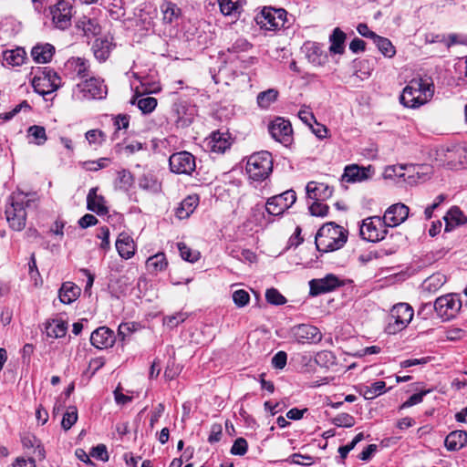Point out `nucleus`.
Wrapping results in <instances>:
<instances>
[{"label":"nucleus","mask_w":467,"mask_h":467,"mask_svg":"<svg viewBox=\"0 0 467 467\" xmlns=\"http://www.w3.org/2000/svg\"><path fill=\"white\" fill-rule=\"evenodd\" d=\"M296 201V192L287 190L280 194H276L267 199L265 208L269 215H282Z\"/></svg>","instance_id":"10"},{"label":"nucleus","mask_w":467,"mask_h":467,"mask_svg":"<svg viewBox=\"0 0 467 467\" xmlns=\"http://www.w3.org/2000/svg\"><path fill=\"white\" fill-rule=\"evenodd\" d=\"M246 172L254 181L266 179L273 171V158L269 151L262 150L252 154L246 163Z\"/></svg>","instance_id":"5"},{"label":"nucleus","mask_w":467,"mask_h":467,"mask_svg":"<svg viewBox=\"0 0 467 467\" xmlns=\"http://www.w3.org/2000/svg\"><path fill=\"white\" fill-rule=\"evenodd\" d=\"M248 449V444L245 439L238 438L234 441L232 448L231 453L234 455L243 456L246 453Z\"/></svg>","instance_id":"54"},{"label":"nucleus","mask_w":467,"mask_h":467,"mask_svg":"<svg viewBox=\"0 0 467 467\" xmlns=\"http://www.w3.org/2000/svg\"><path fill=\"white\" fill-rule=\"evenodd\" d=\"M171 171L177 174H191L196 167L194 156L188 151H180L169 159Z\"/></svg>","instance_id":"13"},{"label":"nucleus","mask_w":467,"mask_h":467,"mask_svg":"<svg viewBox=\"0 0 467 467\" xmlns=\"http://www.w3.org/2000/svg\"><path fill=\"white\" fill-rule=\"evenodd\" d=\"M87 207L89 211H92L99 215L107 214L109 212L104 197L97 194V188L89 190L87 196Z\"/></svg>","instance_id":"23"},{"label":"nucleus","mask_w":467,"mask_h":467,"mask_svg":"<svg viewBox=\"0 0 467 467\" xmlns=\"http://www.w3.org/2000/svg\"><path fill=\"white\" fill-rule=\"evenodd\" d=\"M386 384L384 381H376L370 386H366L363 389V396L366 400H372L382 394L385 390Z\"/></svg>","instance_id":"44"},{"label":"nucleus","mask_w":467,"mask_h":467,"mask_svg":"<svg viewBox=\"0 0 467 467\" xmlns=\"http://www.w3.org/2000/svg\"><path fill=\"white\" fill-rule=\"evenodd\" d=\"M80 295V288L72 282H65L62 284L59 291L58 297L63 304H71Z\"/></svg>","instance_id":"28"},{"label":"nucleus","mask_w":467,"mask_h":467,"mask_svg":"<svg viewBox=\"0 0 467 467\" xmlns=\"http://www.w3.org/2000/svg\"><path fill=\"white\" fill-rule=\"evenodd\" d=\"M315 362L322 368H329L336 365L337 358L332 351L323 350L317 353Z\"/></svg>","instance_id":"42"},{"label":"nucleus","mask_w":467,"mask_h":467,"mask_svg":"<svg viewBox=\"0 0 467 467\" xmlns=\"http://www.w3.org/2000/svg\"><path fill=\"white\" fill-rule=\"evenodd\" d=\"M60 85V77L48 67L38 68L32 78L35 91L43 96L56 91Z\"/></svg>","instance_id":"7"},{"label":"nucleus","mask_w":467,"mask_h":467,"mask_svg":"<svg viewBox=\"0 0 467 467\" xmlns=\"http://www.w3.org/2000/svg\"><path fill=\"white\" fill-rule=\"evenodd\" d=\"M111 49L112 43L107 37L97 38L92 45L94 56L99 61H105L109 57Z\"/></svg>","instance_id":"32"},{"label":"nucleus","mask_w":467,"mask_h":467,"mask_svg":"<svg viewBox=\"0 0 467 467\" xmlns=\"http://www.w3.org/2000/svg\"><path fill=\"white\" fill-rule=\"evenodd\" d=\"M345 39L346 34L338 27L335 28L329 36V40L331 42L329 47L330 52L334 54H342L344 52Z\"/></svg>","instance_id":"37"},{"label":"nucleus","mask_w":467,"mask_h":467,"mask_svg":"<svg viewBox=\"0 0 467 467\" xmlns=\"http://www.w3.org/2000/svg\"><path fill=\"white\" fill-rule=\"evenodd\" d=\"M50 15L54 26L61 30L70 26L73 16V5L70 0H59L50 6Z\"/></svg>","instance_id":"12"},{"label":"nucleus","mask_w":467,"mask_h":467,"mask_svg":"<svg viewBox=\"0 0 467 467\" xmlns=\"http://www.w3.org/2000/svg\"><path fill=\"white\" fill-rule=\"evenodd\" d=\"M306 190L308 198L316 201H325L333 194V188L323 182H309Z\"/></svg>","instance_id":"20"},{"label":"nucleus","mask_w":467,"mask_h":467,"mask_svg":"<svg viewBox=\"0 0 467 467\" xmlns=\"http://www.w3.org/2000/svg\"><path fill=\"white\" fill-rule=\"evenodd\" d=\"M116 249L119 256L123 259L131 258L136 251V245L133 239L126 233L119 234L116 240Z\"/></svg>","instance_id":"22"},{"label":"nucleus","mask_w":467,"mask_h":467,"mask_svg":"<svg viewBox=\"0 0 467 467\" xmlns=\"http://www.w3.org/2000/svg\"><path fill=\"white\" fill-rule=\"evenodd\" d=\"M298 118L308 126H311L313 121L317 122L313 112L307 107H303L298 111Z\"/></svg>","instance_id":"59"},{"label":"nucleus","mask_w":467,"mask_h":467,"mask_svg":"<svg viewBox=\"0 0 467 467\" xmlns=\"http://www.w3.org/2000/svg\"><path fill=\"white\" fill-rule=\"evenodd\" d=\"M387 224L379 216L368 217L363 220L359 228L361 237L368 242H379L387 234Z\"/></svg>","instance_id":"9"},{"label":"nucleus","mask_w":467,"mask_h":467,"mask_svg":"<svg viewBox=\"0 0 467 467\" xmlns=\"http://www.w3.org/2000/svg\"><path fill=\"white\" fill-rule=\"evenodd\" d=\"M435 160L439 165L447 167L451 170L458 169L462 163V152L457 147H453L451 149L443 147L440 148L436 151Z\"/></svg>","instance_id":"15"},{"label":"nucleus","mask_w":467,"mask_h":467,"mask_svg":"<svg viewBox=\"0 0 467 467\" xmlns=\"http://www.w3.org/2000/svg\"><path fill=\"white\" fill-rule=\"evenodd\" d=\"M273 139L281 143L286 144L291 140L293 133L291 123L283 118H276L268 127Z\"/></svg>","instance_id":"16"},{"label":"nucleus","mask_w":467,"mask_h":467,"mask_svg":"<svg viewBox=\"0 0 467 467\" xmlns=\"http://www.w3.org/2000/svg\"><path fill=\"white\" fill-rule=\"evenodd\" d=\"M13 467H36L35 460L28 458L26 459L24 457H17L13 463Z\"/></svg>","instance_id":"64"},{"label":"nucleus","mask_w":467,"mask_h":467,"mask_svg":"<svg viewBox=\"0 0 467 467\" xmlns=\"http://www.w3.org/2000/svg\"><path fill=\"white\" fill-rule=\"evenodd\" d=\"M413 308L408 303H398L392 306L386 327L388 334L393 335L405 329L412 320Z\"/></svg>","instance_id":"6"},{"label":"nucleus","mask_w":467,"mask_h":467,"mask_svg":"<svg viewBox=\"0 0 467 467\" xmlns=\"http://www.w3.org/2000/svg\"><path fill=\"white\" fill-rule=\"evenodd\" d=\"M434 310L443 321L451 320L459 314L462 308V300L459 294H446L434 301Z\"/></svg>","instance_id":"8"},{"label":"nucleus","mask_w":467,"mask_h":467,"mask_svg":"<svg viewBox=\"0 0 467 467\" xmlns=\"http://www.w3.org/2000/svg\"><path fill=\"white\" fill-rule=\"evenodd\" d=\"M220 11L223 16H236L240 14L241 5L239 0H218Z\"/></svg>","instance_id":"40"},{"label":"nucleus","mask_w":467,"mask_h":467,"mask_svg":"<svg viewBox=\"0 0 467 467\" xmlns=\"http://www.w3.org/2000/svg\"><path fill=\"white\" fill-rule=\"evenodd\" d=\"M108 89L104 80L91 77L77 84L72 90V97L78 101L102 99L106 97Z\"/></svg>","instance_id":"4"},{"label":"nucleus","mask_w":467,"mask_h":467,"mask_svg":"<svg viewBox=\"0 0 467 467\" xmlns=\"http://www.w3.org/2000/svg\"><path fill=\"white\" fill-rule=\"evenodd\" d=\"M287 355L285 351L277 352L272 358V365L275 368H283L286 365Z\"/></svg>","instance_id":"63"},{"label":"nucleus","mask_w":467,"mask_h":467,"mask_svg":"<svg viewBox=\"0 0 467 467\" xmlns=\"http://www.w3.org/2000/svg\"><path fill=\"white\" fill-rule=\"evenodd\" d=\"M309 212L313 216L324 217L328 213V206L321 201H316L310 205Z\"/></svg>","instance_id":"55"},{"label":"nucleus","mask_w":467,"mask_h":467,"mask_svg":"<svg viewBox=\"0 0 467 467\" xmlns=\"http://www.w3.org/2000/svg\"><path fill=\"white\" fill-rule=\"evenodd\" d=\"M178 249L180 251L181 257L188 262L194 263L199 260L200 253L196 250H192L189 246H187L184 243L177 244Z\"/></svg>","instance_id":"46"},{"label":"nucleus","mask_w":467,"mask_h":467,"mask_svg":"<svg viewBox=\"0 0 467 467\" xmlns=\"http://www.w3.org/2000/svg\"><path fill=\"white\" fill-rule=\"evenodd\" d=\"M208 144L213 152L223 153L232 144L231 137L227 132L216 131L212 134Z\"/></svg>","instance_id":"24"},{"label":"nucleus","mask_w":467,"mask_h":467,"mask_svg":"<svg viewBox=\"0 0 467 467\" xmlns=\"http://www.w3.org/2000/svg\"><path fill=\"white\" fill-rule=\"evenodd\" d=\"M306 57L309 62L315 66H322L326 63L327 56L317 43H312L306 47Z\"/></svg>","instance_id":"35"},{"label":"nucleus","mask_w":467,"mask_h":467,"mask_svg":"<svg viewBox=\"0 0 467 467\" xmlns=\"http://www.w3.org/2000/svg\"><path fill=\"white\" fill-rule=\"evenodd\" d=\"M77 27L81 29L86 36H96L100 31V26L95 19L83 16L78 23Z\"/></svg>","instance_id":"39"},{"label":"nucleus","mask_w":467,"mask_h":467,"mask_svg":"<svg viewBox=\"0 0 467 467\" xmlns=\"http://www.w3.org/2000/svg\"><path fill=\"white\" fill-rule=\"evenodd\" d=\"M373 42L385 57H392L395 55V47L388 38L378 36Z\"/></svg>","instance_id":"43"},{"label":"nucleus","mask_w":467,"mask_h":467,"mask_svg":"<svg viewBox=\"0 0 467 467\" xmlns=\"http://www.w3.org/2000/svg\"><path fill=\"white\" fill-rule=\"evenodd\" d=\"M407 168L403 165H398V166H389L385 171L386 177H399V178H404L405 172L404 171Z\"/></svg>","instance_id":"62"},{"label":"nucleus","mask_w":467,"mask_h":467,"mask_svg":"<svg viewBox=\"0 0 467 467\" xmlns=\"http://www.w3.org/2000/svg\"><path fill=\"white\" fill-rule=\"evenodd\" d=\"M130 103L133 105L136 104L143 114H149L156 109L158 101L153 97H141V92L139 90V88H136L135 94Z\"/></svg>","instance_id":"25"},{"label":"nucleus","mask_w":467,"mask_h":467,"mask_svg":"<svg viewBox=\"0 0 467 467\" xmlns=\"http://www.w3.org/2000/svg\"><path fill=\"white\" fill-rule=\"evenodd\" d=\"M332 423L337 427L351 428L356 421L352 415L348 413H340L331 420Z\"/></svg>","instance_id":"48"},{"label":"nucleus","mask_w":467,"mask_h":467,"mask_svg":"<svg viewBox=\"0 0 467 467\" xmlns=\"http://www.w3.org/2000/svg\"><path fill=\"white\" fill-rule=\"evenodd\" d=\"M90 455L93 458L101 460L103 462H107L109 460L107 448L103 444H99L96 447H94L90 452Z\"/></svg>","instance_id":"60"},{"label":"nucleus","mask_w":467,"mask_h":467,"mask_svg":"<svg viewBox=\"0 0 467 467\" xmlns=\"http://www.w3.org/2000/svg\"><path fill=\"white\" fill-rule=\"evenodd\" d=\"M265 298L269 304L276 306L284 305L286 302L285 297L275 288L267 289Z\"/></svg>","instance_id":"52"},{"label":"nucleus","mask_w":467,"mask_h":467,"mask_svg":"<svg viewBox=\"0 0 467 467\" xmlns=\"http://www.w3.org/2000/svg\"><path fill=\"white\" fill-rule=\"evenodd\" d=\"M467 443L466 431H454L445 439V446L449 451H458Z\"/></svg>","instance_id":"31"},{"label":"nucleus","mask_w":467,"mask_h":467,"mask_svg":"<svg viewBox=\"0 0 467 467\" xmlns=\"http://www.w3.org/2000/svg\"><path fill=\"white\" fill-rule=\"evenodd\" d=\"M118 180L120 183V187L127 190L133 183V176L127 170H121L118 172Z\"/></svg>","instance_id":"58"},{"label":"nucleus","mask_w":467,"mask_h":467,"mask_svg":"<svg viewBox=\"0 0 467 467\" xmlns=\"http://www.w3.org/2000/svg\"><path fill=\"white\" fill-rule=\"evenodd\" d=\"M279 92L275 88L259 92L256 97V102L260 109H267L274 102L277 100Z\"/></svg>","instance_id":"36"},{"label":"nucleus","mask_w":467,"mask_h":467,"mask_svg":"<svg viewBox=\"0 0 467 467\" xmlns=\"http://www.w3.org/2000/svg\"><path fill=\"white\" fill-rule=\"evenodd\" d=\"M409 215V207L401 202L389 206L382 217L388 227H395L402 223Z\"/></svg>","instance_id":"18"},{"label":"nucleus","mask_w":467,"mask_h":467,"mask_svg":"<svg viewBox=\"0 0 467 467\" xmlns=\"http://www.w3.org/2000/svg\"><path fill=\"white\" fill-rule=\"evenodd\" d=\"M287 13L284 9L265 7L256 17L257 24L266 30H275L285 27Z\"/></svg>","instance_id":"11"},{"label":"nucleus","mask_w":467,"mask_h":467,"mask_svg":"<svg viewBox=\"0 0 467 467\" xmlns=\"http://www.w3.org/2000/svg\"><path fill=\"white\" fill-rule=\"evenodd\" d=\"M446 282L445 275L441 274H435L428 277L424 281V286L429 291H436L441 287Z\"/></svg>","instance_id":"47"},{"label":"nucleus","mask_w":467,"mask_h":467,"mask_svg":"<svg viewBox=\"0 0 467 467\" xmlns=\"http://www.w3.org/2000/svg\"><path fill=\"white\" fill-rule=\"evenodd\" d=\"M31 200L24 192L14 193L10 197V204L5 208V216L9 226L15 231H22L26 226V208L30 205Z\"/></svg>","instance_id":"3"},{"label":"nucleus","mask_w":467,"mask_h":467,"mask_svg":"<svg viewBox=\"0 0 467 467\" xmlns=\"http://www.w3.org/2000/svg\"><path fill=\"white\" fill-rule=\"evenodd\" d=\"M89 144H102L106 140V134L99 130H90L85 134Z\"/></svg>","instance_id":"53"},{"label":"nucleus","mask_w":467,"mask_h":467,"mask_svg":"<svg viewBox=\"0 0 467 467\" xmlns=\"http://www.w3.org/2000/svg\"><path fill=\"white\" fill-rule=\"evenodd\" d=\"M233 301L237 307H244L248 305L250 301V295L244 289H238L233 293Z\"/></svg>","instance_id":"51"},{"label":"nucleus","mask_w":467,"mask_h":467,"mask_svg":"<svg viewBox=\"0 0 467 467\" xmlns=\"http://www.w3.org/2000/svg\"><path fill=\"white\" fill-rule=\"evenodd\" d=\"M433 84L427 79L413 78L403 88L400 100L407 108L416 109L427 103L433 96Z\"/></svg>","instance_id":"2"},{"label":"nucleus","mask_w":467,"mask_h":467,"mask_svg":"<svg viewBox=\"0 0 467 467\" xmlns=\"http://www.w3.org/2000/svg\"><path fill=\"white\" fill-rule=\"evenodd\" d=\"M66 66L78 78H83L89 75V63L85 58L71 57Z\"/></svg>","instance_id":"33"},{"label":"nucleus","mask_w":467,"mask_h":467,"mask_svg":"<svg viewBox=\"0 0 467 467\" xmlns=\"http://www.w3.org/2000/svg\"><path fill=\"white\" fill-rule=\"evenodd\" d=\"M223 433V427L219 423H214L211 426L210 435L208 437V441L210 443L218 442L221 440Z\"/></svg>","instance_id":"61"},{"label":"nucleus","mask_w":467,"mask_h":467,"mask_svg":"<svg viewBox=\"0 0 467 467\" xmlns=\"http://www.w3.org/2000/svg\"><path fill=\"white\" fill-rule=\"evenodd\" d=\"M47 336L54 338L63 337L67 330V324L62 320L47 321L45 325Z\"/></svg>","instance_id":"34"},{"label":"nucleus","mask_w":467,"mask_h":467,"mask_svg":"<svg viewBox=\"0 0 467 467\" xmlns=\"http://www.w3.org/2000/svg\"><path fill=\"white\" fill-rule=\"evenodd\" d=\"M97 237L101 239L100 248L104 251H108L110 248L109 243V229L107 226H102L99 229Z\"/></svg>","instance_id":"56"},{"label":"nucleus","mask_w":467,"mask_h":467,"mask_svg":"<svg viewBox=\"0 0 467 467\" xmlns=\"http://www.w3.org/2000/svg\"><path fill=\"white\" fill-rule=\"evenodd\" d=\"M3 64L16 67L21 66L26 58V53L24 48L8 49L3 52Z\"/></svg>","instance_id":"30"},{"label":"nucleus","mask_w":467,"mask_h":467,"mask_svg":"<svg viewBox=\"0 0 467 467\" xmlns=\"http://www.w3.org/2000/svg\"><path fill=\"white\" fill-rule=\"evenodd\" d=\"M116 340L114 332L107 327H100L90 336V343L99 349L111 348Z\"/></svg>","instance_id":"19"},{"label":"nucleus","mask_w":467,"mask_h":467,"mask_svg":"<svg viewBox=\"0 0 467 467\" xmlns=\"http://www.w3.org/2000/svg\"><path fill=\"white\" fill-rule=\"evenodd\" d=\"M348 240V231L333 222L323 224L316 234V246L321 253L340 249Z\"/></svg>","instance_id":"1"},{"label":"nucleus","mask_w":467,"mask_h":467,"mask_svg":"<svg viewBox=\"0 0 467 467\" xmlns=\"http://www.w3.org/2000/svg\"><path fill=\"white\" fill-rule=\"evenodd\" d=\"M28 133L35 140L37 145H43L47 141L46 130L42 126H32L28 129Z\"/></svg>","instance_id":"50"},{"label":"nucleus","mask_w":467,"mask_h":467,"mask_svg":"<svg viewBox=\"0 0 467 467\" xmlns=\"http://www.w3.org/2000/svg\"><path fill=\"white\" fill-rule=\"evenodd\" d=\"M55 53V47L48 43L37 44L32 48L31 56L37 63H47Z\"/></svg>","instance_id":"27"},{"label":"nucleus","mask_w":467,"mask_h":467,"mask_svg":"<svg viewBox=\"0 0 467 467\" xmlns=\"http://www.w3.org/2000/svg\"><path fill=\"white\" fill-rule=\"evenodd\" d=\"M167 265L168 262L163 253H158L149 257L146 262V266L149 272L154 274L163 271L167 267Z\"/></svg>","instance_id":"38"},{"label":"nucleus","mask_w":467,"mask_h":467,"mask_svg":"<svg viewBox=\"0 0 467 467\" xmlns=\"http://www.w3.org/2000/svg\"><path fill=\"white\" fill-rule=\"evenodd\" d=\"M342 285V282L335 275L329 274L323 278L312 279L309 282L310 295L318 296L330 292Z\"/></svg>","instance_id":"17"},{"label":"nucleus","mask_w":467,"mask_h":467,"mask_svg":"<svg viewBox=\"0 0 467 467\" xmlns=\"http://www.w3.org/2000/svg\"><path fill=\"white\" fill-rule=\"evenodd\" d=\"M160 8L162 14V21L164 24L172 25L177 23L182 15L181 8L178 7L175 3L171 1H164L161 5Z\"/></svg>","instance_id":"26"},{"label":"nucleus","mask_w":467,"mask_h":467,"mask_svg":"<svg viewBox=\"0 0 467 467\" xmlns=\"http://www.w3.org/2000/svg\"><path fill=\"white\" fill-rule=\"evenodd\" d=\"M371 167H358V165H349L345 168L342 175V181L347 182H359L366 181L370 177Z\"/></svg>","instance_id":"21"},{"label":"nucleus","mask_w":467,"mask_h":467,"mask_svg":"<svg viewBox=\"0 0 467 467\" xmlns=\"http://www.w3.org/2000/svg\"><path fill=\"white\" fill-rule=\"evenodd\" d=\"M188 317V314L184 312H177L171 316H166L163 318V324L170 328L177 327L179 324L184 322Z\"/></svg>","instance_id":"49"},{"label":"nucleus","mask_w":467,"mask_h":467,"mask_svg":"<svg viewBox=\"0 0 467 467\" xmlns=\"http://www.w3.org/2000/svg\"><path fill=\"white\" fill-rule=\"evenodd\" d=\"M78 420V410L75 406L67 408V411L63 415L61 421V427L65 431H68Z\"/></svg>","instance_id":"45"},{"label":"nucleus","mask_w":467,"mask_h":467,"mask_svg":"<svg viewBox=\"0 0 467 467\" xmlns=\"http://www.w3.org/2000/svg\"><path fill=\"white\" fill-rule=\"evenodd\" d=\"M292 336L299 344H315L322 339L320 330L317 327L308 324L295 326L292 328Z\"/></svg>","instance_id":"14"},{"label":"nucleus","mask_w":467,"mask_h":467,"mask_svg":"<svg viewBox=\"0 0 467 467\" xmlns=\"http://www.w3.org/2000/svg\"><path fill=\"white\" fill-rule=\"evenodd\" d=\"M139 186L144 191L158 192L161 190V184L153 174H143L139 179Z\"/></svg>","instance_id":"41"},{"label":"nucleus","mask_w":467,"mask_h":467,"mask_svg":"<svg viewBox=\"0 0 467 467\" xmlns=\"http://www.w3.org/2000/svg\"><path fill=\"white\" fill-rule=\"evenodd\" d=\"M199 203L197 195H189L180 203L175 211V215L180 220L188 218L195 210Z\"/></svg>","instance_id":"29"},{"label":"nucleus","mask_w":467,"mask_h":467,"mask_svg":"<svg viewBox=\"0 0 467 467\" xmlns=\"http://www.w3.org/2000/svg\"><path fill=\"white\" fill-rule=\"evenodd\" d=\"M462 218H463L462 211L458 207H452L451 209H450L447 215L444 217V219L446 220V227H448L449 224H451L450 220L451 222H454L456 225L462 223Z\"/></svg>","instance_id":"57"}]
</instances>
